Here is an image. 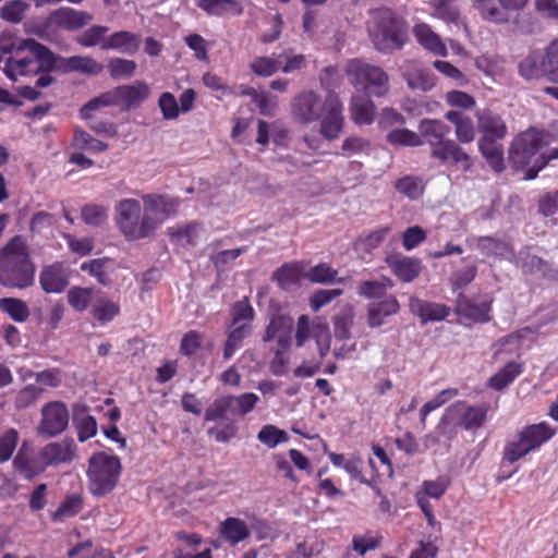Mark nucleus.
<instances>
[{
	"label": "nucleus",
	"instance_id": "obj_48",
	"mask_svg": "<svg viewBox=\"0 0 558 558\" xmlns=\"http://www.w3.org/2000/svg\"><path fill=\"white\" fill-rule=\"evenodd\" d=\"M0 311L8 314L14 322L24 323L29 317V308L27 304L16 298L0 299Z\"/></svg>",
	"mask_w": 558,
	"mask_h": 558
},
{
	"label": "nucleus",
	"instance_id": "obj_53",
	"mask_svg": "<svg viewBox=\"0 0 558 558\" xmlns=\"http://www.w3.org/2000/svg\"><path fill=\"white\" fill-rule=\"evenodd\" d=\"M281 60L272 53L270 57H256L250 63L251 71L260 77H269L280 69Z\"/></svg>",
	"mask_w": 558,
	"mask_h": 558
},
{
	"label": "nucleus",
	"instance_id": "obj_12",
	"mask_svg": "<svg viewBox=\"0 0 558 558\" xmlns=\"http://www.w3.org/2000/svg\"><path fill=\"white\" fill-rule=\"evenodd\" d=\"M12 466L26 481L35 480L47 470L41 448L36 450L28 440H24L20 446Z\"/></svg>",
	"mask_w": 558,
	"mask_h": 558
},
{
	"label": "nucleus",
	"instance_id": "obj_1",
	"mask_svg": "<svg viewBox=\"0 0 558 558\" xmlns=\"http://www.w3.org/2000/svg\"><path fill=\"white\" fill-rule=\"evenodd\" d=\"M144 208L134 198L121 199L116 206V225L128 241L155 235L162 222L178 210V201L167 195L146 194Z\"/></svg>",
	"mask_w": 558,
	"mask_h": 558
},
{
	"label": "nucleus",
	"instance_id": "obj_24",
	"mask_svg": "<svg viewBox=\"0 0 558 558\" xmlns=\"http://www.w3.org/2000/svg\"><path fill=\"white\" fill-rule=\"evenodd\" d=\"M39 283L46 293H61L69 284V277L61 263L44 267L39 275Z\"/></svg>",
	"mask_w": 558,
	"mask_h": 558
},
{
	"label": "nucleus",
	"instance_id": "obj_28",
	"mask_svg": "<svg viewBox=\"0 0 558 558\" xmlns=\"http://www.w3.org/2000/svg\"><path fill=\"white\" fill-rule=\"evenodd\" d=\"M445 119L453 124L457 143L470 144L475 140L476 129L471 117L459 110H449Z\"/></svg>",
	"mask_w": 558,
	"mask_h": 558
},
{
	"label": "nucleus",
	"instance_id": "obj_39",
	"mask_svg": "<svg viewBox=\"0 0 558 558\" xmlns=\"http://www.w3.org/2000/svg\"><path fill=\"white\" fill-rule=\"evenodd\" d=\"M228 332L227 340L223 344V359L230 360L234 353L242 348L244 339L251 332V325L241 324L239 326H232Z\"/></svg>",
	"mask_w": 558,
	"mask_h": 558
},
{
	"label": "nucleus",
	"instance_id": "obj_41",
	"mask_svg": "<svg viewBox=\"0 0 558 558\" xmlns=\"http://www.w3.org/2000/svg\"><path fill=\"white\" fill-rule=\"evenodd\" d=\"M198 225L189 222L182 226H173L167 229L170 241L181 246L196 245V231Z\"/></svg>",
	"mask_w": 558,
	"mask_h": 558
},
{
	"label": "nucleus",
	"instance_id": "obj_49",
	"mask_svg": "<svg viewBox=\"0 0 558 558\" xmlns=\"http://www.w3.org/2000/svg\"><path fill=\"white\" fill-rule=\"evenodd\" d=\"M229 412H235L233 410V396H223L215 399L205 410L204 420L206 422L226 420Z\"/></svg>",
	"mask_w": 558,
	"mask_h": 558
},
{
	"label": "nucleus",
	"instance_id": "obj_56",
	"mask_svg": "<svg viewBox=\"0 0 558 558\" xmlns=\"http://www.w3.org/2000/svg\"><path fill=\"white\" fill-rule=\"evenodd\" d=\"M24 47V39H20L14 34L2 33L0 35V64L5 65Z\"/></svg>",
	"mask_w": 558,
	"mask_h": 558
},
{
	"label": "nucleus",
	"instance_id": "obj_18",
	"mask_svg": "<svg viewBox=\"0 0 558 558\" xmlns=\"http://www.w3.org/2000/svg\"><path fill=\"white\" fill-rule=\"evenodd\" d=\"M104 66L92 57L73 56L64 58L56 53L54 72L68 74L81 72L87 75H98Z\"/></svg>",
	"mask_w": 558,
	"mask_h": 558
},
{
	"label": "nucleus",
	"instance_id": "obj_5",
	"mask_svg": "<svg viewBox=\"0 0 558 558\" xmlns=\"http://www.w3.org/2000/svg\"><path fill=\"white\" fill-rule=\"evenodd\" d=\"M56 53L34 38H25L24 47L2 70L8 78L16 81L19 76H40L54 72Z\"/></svg>",
	"mask_w": 558,
	"mask_h": 558
},
{
	"label": "nucleus",
	"instance_id": "obj_54",
	"mask_svg": "<svg viewBox=\"0 0 558 558\" xmlns=\"http://www.w3.org/2000/svg\"><path fill=\"white\" fill-rule=\"evenodd\" d=\"M473 7L485 21L497 24L508 22L507 15L495 4L494 0H473Z\"/></svg>",
	"mask_w": 558,
	"mask_h": 558
},
{
	"label": "nucleus",
	"instance_id": "obj_11",
	"mask_svg": "<svg viewBox=\"0 0 558 558\" xmlns=\"http://www.w3.org/2000/svg\"><path fill=\"white\" fill-rule=\"evenodd\" d=\"M311 338L315 339L318 354L322 359H324L330 350L331 342V335L328 325L322 322L311 323V319L307 315H301L296 323V330L294 336L295 345L301 348Z\"/></svg>",
	"mask_w": 558,
	"mask_h": 558
},
{
	"label": "nucleus",
	"instance_id": "obj_19",
	"mask_svg": "<svg viewBox=\"0 0 558 558\" xmlns=\"http://www.w3.org/2000/svg\"><path fill=\"white\" fill-rule=\"evenodd\" d=\"M477 128L482 133L478 141L499 142L505 138L508 129L502 118L490 110H483L476 113Z\"/></svg>",
	"mask_w": 558,
	"mask_h": 558
},
{
	"label": "nucleus",
	"instance_id": "obj_50",
	"mask_svg": "<svg viewBox=\"0 0 558 558\" xmlns=\"http://www.w3.org/2000/svg\"><path fill=\"white\" fill-rule=\"evenodd\" d=\"M395 189L408 198L415 201L424 193L423 180L416 175H404L395 183Z\"/></svg>",
	"mask_w": 558,
	"mask_h": 558
},
{
	"label": "nucleus",
	"instance_id": "obj_43",
	"mask_svg": "<svg viewBox=\"0 0 558 558\" xmlns=\"http://www.w3.org/2000/svg\"><path fill=\"white\" fill-rule=\"evenodd\" d=\"M429 8L433 9L432 15L446 23L458 24L460 21V10L454 4V0H430Z\"/></svg>",
	"mask_w": 558,
	"mask_h": 558
},
{
	"label": "nucleus",
	"instance_id": "obj_57",
	"mask_svg": "<svg viewBox=\"0 0 558 558\" xmlns=\"http://www.w3.org/2000/svg\"><path fill=\"white\" fill-rule=\"evenodd\" d=\"M338 271L327 263H319L312 267L305 275V278L314 283L343 282V279H336Z\"/></svg>",
	"mask_w": 558,
	"mask_h": 558
},
{
	"label": "nucleus",
	"instance_id": "obj_13",
	"mask_svg": "<svg viewBox=\"0 0 558 558\" xmlns=\"http://www.w3.org/2000/svg\"><path fill=\"white\" fill-rule=\"evenodd\" d=\"M41 418L37 433L44 437H56L62 434L69 425V409L62 401H50L40 410Z\"/></svg>",
	"mask_w": 558,
	"mask_h": 558
},
{
	"label": "nucleus",
	"instance_id": "obj_58",
	"mask_svg": "<svg viewBox=\"0 0 558 558\" xmlns=\"http://www.w3.org/2000/svg\"><path fill=\"white\" fill-rule=\"evenodd\" d=\"M371 142L362 136L351 135L343 140L341 155L350 158L355 155H369Z\"/></svg>",
	"mask_w": 558,
	"mask_h": 558
},
{
	"label": "nucleus",
	"instance_id": "obj_51",
	"mask_svg": "<svg viewBox=\"0 0 558 558\" xmlns=\"http://www.w3.org/2000/svg\"><path fill=\"white\" fill-rule=\"evenodd\" d=\"M107 69L110 77L117 81L132 77L136 72L137 64L134 60L116 57L108 60Z\"/></svg>",
	"mask_w": 558,
	"mask_h": 558
},
{
	"label": "nucleus",
	"instance_id": "obj_31",
	"mask_svg": "<svg viewBox=\"0 0 558 558\" xmlns=\"http://www.w3.org/2000/svg\"><path fill=\"white\" fill-rule=\"evenodd\" d=\"M477 248L487 257L514 260L513 246L504 240L494 236H480L476 242Z\"/></svg>",
	"mask_w": 558,
	"mask_h": 558
},
{
	"label": "nucleus",
	"instance_id": "obj_25",
	"mask_svg": "<svg viewBox=\"0 0 558 558\" xmlns=\"http://www.w3.org/2000/svg\"><path fill=\"white\" fill-rule=\"evenodd\" d=\"M50 20L52 24L60 28L76 31L87 25L92 20V15L85 11L62 7L51 13Z\"/></svg>",
	"mask_w": 558,
	"mask_h": 558
},
{
	"label": "nucleus",
	"instance_id": "obj_20",
	"mask_svg": "<svg viewBox=\"0 0 558 558\" xmlns=\"http://www.w3.org/2000/svg\"><path fill=\"white\" fill-rule=\"evenodd\" d=\"M294 320L290 315L278 314L270 318L264 335V341L276 340L278 347L289 350Z\"/></svg>",
	"mask_w": 558,
	"mask_h": 558
},
{
	"label": "nucleus",
	"instance_id": "obj_21",
	"mask_svg": "<svg viewBox=\"0 0 558 558\" xmlns=\"http://www.w3.org/2000/svg\"><path fill=\"white\" fill-rule=\"evenodd\" d=\"M399 311L400 303L393 294L373 301L367 306V325L371 328L380 327L385 324L386 318L398 314Z\"/></svg>",
	"mask_w": 558,
	"mask_h": 558
},
{
	"label": "nucleus",
	"instance_id": "obj_10",
	"mask_svg": "<svg viewBox=\"0 0 558 558\" xmlns=\"http://www.w3.org/2000/svg\"><path fill=\"white\" fill-rule=\"evenodd\" d=\"M488 411L489 405L486 403L470 405L465 401H457L446 409L438 430L445 434L446 425L449 423L465 430L481 428L487 421Z\"/></svg>",
	"mask_w": 558,
	"mask_h": 558
},
{
	"label": "nucleus",
	"instance_id": "obj_62",
	"mask_svg": "<svg viewBox=\"0 0 558 558\" xmlns=\"http://www.w3.org/2000/svg\"><path fill=\"white\" fill-rule=\"evenodd\" d=\"M73 145L76 148L92 153H101L108 149V144L93 137L89 133L82 130L74 132Z\"/></svg>",
	"mask_w": 558,
	"mask_h": 558
},
{
	"label": "nucleus",
	"instance_id": "obj_40",
	"mask_svg": "<svg viewBox=\"0 0 558 558\" xmlns=\"http://www.w3.org/2000/svg\"><path fill=\"white\" fill-rule=\"evenodd\" d=\"M302 270L301 264L296 262L286 263L272 272L271 279L277 282L280 289L287 290L300 280Z\"/></svg>",
	"mask_w": 558,
	"mask_h": 558
},
{
	"label": "nucleus",
	"instance_id": "obj_55",
	"mask_svg": "<svg viewBox=\"0 0 558 558\" xmlns=\"http://www.w3.org/2000/svg\"><path fill=\"white\" fill-rule=\"evenodd\" d=\"M387 142L395 146H409V147H417L422 146L421 136L418 133H415L409 129H393L391 130L387 136Z\"/></svg>",
	"mask_w": 558,
	"mask_h": 558
},
{
	"label": "nucleus",
	"instance_id": "obj_7",
	"mask_svg": "<svg viewBox=\"0 0 558 558\" xmlns=\"http://www.w3.org/2000/svg\"><path fill=\"white\" fill-rule=\"evenodd\" d=\"M122 463L119 457L106 451L94 452L88 459L86 471L88 492L94 497L111 494L119 484Z\"/></svg>",
	"mask_w": 558,
	"mask_h": 558
},
{
	"label": "nucleus",
	"instance_id": "obj_29",
	"mask_svg": "<svg viewBox=\"0 0 558 558\" xmlns=\"http://www.w3.org/2000/svg\"><path fill=\"white\" fill-rule=\"evenodd\" d=\"M493 299L485 300L481 303H475L471 299H464L458 302L457 312L460 316L477 324H485L490 322Z\"/></svg>",
	"mask_w": 558,
	"mask_h": 558
},
{
	"label": "nucleus",
	"instance_id": "obj_22",
	"mask_svg": "<svg viewBox=\"0 0 558 558\" xmlns=\"http://www.w3.org/2000/svg\"><path fill=\"white\" fill-rule=\"evenodd\" d=\"M41 451L47 468L71 463L76 458V446L73 440L49 442Z\"/></svg>",
	"mask_w": 558,
	"mask_h": 558
},
{
	"label": "nucleus",
	"instance_id": "obj_23",
	"mask_svg": "<svg viewBox=\"0 0 558 558\" xmlns=\"http://www.w3.org/2000/svg\"><path fill=\"white\" fill-rule=\"evenodd\" d=\"M412 34L420 46L435 56L446 57L448 50L440 36L427 23H416Z\"/></svg>",
	"mask_w": 558,
	"mask_h": 558
},
{
	"label": "nucleus",
	"instance_id": "obj_26",
	"mask_svg": "<svg viewBox=\"0 0 558 558\" xmlns=\"http://www.w3.org/2000/svg\"><path fill=\"white\" fill-rule=\"evenodd\" d=\"M410 311L417 315L422 323L440 322L450 314V308L445 304L430 303L423 301L417 296H411L409 300Z\"/></svg>",
	"mask_w": 558,
	"mask_h": 558
},
{
	"label": "nucleus",
	"instance_id": "obj_6",
	"mask_svg": "<svg viewBox=\"0 0 558 558\" xmlns=\"http://www.w3.org/2000/svg\"><path fill=\"white\" fill-rule=\"evenodd\" d=\"M372 43L379 52L401 49L408 41V23L390 8H379L373 13Z\"/></svg>",
	"mask_w": 558,
	"mask_h": 558
},
{
	"label": "nucleus",
	"instance_id": "obj_64",
	"mask_svg": "<svg viewBox=\"0 0 558 558\" xmlns=\"http://www.w3.org/2000/svg\"><path fill=\"white\" fill-rule=\"evenodd\" d=\"M232 326L248 324L254 319L255 312L247 296L235 302L231 307Z\"/></svg>",
	"mask_w": 558,
	"mask_h": 558
},
{
	"label": "nucleus",
	"instance_id": "obj_44",
	"mask_svg": "<svg viewBox=\"0 0 558 558\" xmlns=\"http://www.w3.org/2000/svg\"><path fill=\"white\" fill-rule=\"evenodd\" d=\"M522 373V365L517 362L507 363L488 380V386L495 390H502Z\"/></svg>",
	"mask_w": 558,
	"mask_h": 558
},
{
	"label": "nucleus",
	"instance_id": "obj_16",
	"mask_svg": "<svg viewBox=\"0 0 558 558\" xmlns=\"http://www.w3.org/2000/svg\"><path fill=\"white\" fill-rule=\"evenodd\" d=\"M111 92L113 106H119L123 110H131L141 106L150 94L149 86L144 81H136L134 84L120 85Z\"/></svg>",
	"mask_w": 558,
	"mask_h": 558
},
{
	"label": "nucleus",
	"instance_id": "obj_61",
	"mask_svg": "<svg viewBox=\"0 0 558 558\" xmlns=\"http://www.w3.org/2000/svg\"><path fill=\"white\" fill-rule=\"evenodd\" d=\"M278 59L281 60L279 71L289 74L295 71H300L306 65V58L302 53H294L293 49H286L278 54Z\"/></svg>",
	"mask_w": 558,
	"mask_h": 558
},
{
	"label": "nucleus",
	"instance_id": "obj_33",
	"mask_svg": "<svg viewBox=\"0 0 558 558\" xmlns=\"http://www.w3.org/2000/svg\"><path fill=\"white\" fill-rule=\"evenodd\" d=\"M220 536L230 545H236L251 535L247 524L240 518L228 517L219 526Z\"/></svg>",
	"mask_w": 558,
	"mask_h": 558
},
{
	"label": "nucleus",
	"instance_id": "obj_47",
	"mask_svg": "<svg viewBox=\"0 0 558 558\" xmlns=\"http://www.w3.org/2000/svg\"><path fill=\"white\" fill-rule=\"evenodd\" d=\"M74 426L77 432V439L81 442L88 440L97 434V422L93 415L85 413V408L82 413L74 412Z\"/></svg>",
	"mask_w": 558,
	"mask_h": 558
},
{
	"label": "nucleus",
	"instance_id": "obj_42",
	"mask_svg": "<svg viewBox=\"0 0 558 558\" xmlns=\"http://www.w3.org/2000/svg\"><path fill=\"white\" fill-rule=\"evenodd\" d=\"M383 535L378 531L367 530L363 534H355L352 537L351 548L360 556L380 547Z\"/></svg>",
	"mask_w": 558,
	"mask_h": 558
},
{
	"label": "nucleus",
	"instance_id": "obj_3",
	"mask_svg": "<svg viewBox=\"0 0 558 558\" xmlns=\"http://www.w3.org/2000/svg\"><path fill=\"white\" fill-rule=\"evenodd\" d=\"M36 266L27 240L14 235L0 248V286L23 290L34 284Z\"/></svg>",
	"mask_w": 558,
	"mask_h": 558
},
{
	"label": "nucleus",
	"instance_id": "obj_34",
	"mask_svg": "<svg viewBox=\"0 0 558 558\" xmlns=\"http://www.w3.org/2000/svg\"><path fill=\"white\" fill-rule=\"evenodd\" d=\"M178 541L185 542L187 548L178 547L173 551L174 558H213L211 550L206 548L201 553H194L196 547L202 543V537L197 533L187 534L183 531L175 534Z\"/></svg>",
	"mask_w": 558,
	"mask_h": 558
},
{
	"label": "nucleus",
	"instance_id": "obj_59",
	"mask_svg": "<svg viewBox=\"0 0 558 558\" xmlns=\"http://www.w3.org/2000/svg\"><path fill=\"white\" fill-rule=\"evenodd\" d=\"M56 77L51 74L44 73V75L38 76L34 86H21L16 88V93L20 97L27 99L29 101H35L41 98V92L39 88L48 87L56 83Z\"/></svg>",
	"mask_w": 558,
	"mask_h": 558
},
{
	"label": "nucleus",
	"instance_id": "obj_46",
	"mask_svg": "<svg viewBox=\"0 0 558 558\" xmlns=\"http://www.w3.org/2000/svg\"><path fill=\"white\" fill-rule=\"evenodd\" d=\"M120 314V305L106 298H99L92 308V315L99 325H106Z\"/></svg>",
	"mask_w": 558,
	"mask_h": 558
},
{
	"label": "nucleus",
	"instance_id": "obj_27",
	"mask_svg": "<svg viewBox=\"0 0 558 558\" xmlns=\"http://www.w3.org/2000/svg\"><path fill=\"white\" fill-rule=\"evenodd\" d=\"M141 47V36L129 31H119L108 35L102 50H117L126 54H135Z\"/></svg>",
	"mask_w": 558,
	"mask_h": 558
},
{
	"label": "nucleus",
	"instance_id": "obj_30",
	"mask_svg": "<svg viewBox=\"0 0 558 558\" xmlns=\"http://www.w3.org/2000/svg\"><path fill=\"white\" fill-rule=\"evenodd\" d=\"M349 111L356 125H369L376 116L375 104L365 95H353L350 99Z\"/></svg>",
	"mask_w": 558,
	"mask_h": 558
},
{
	"label": "nucleus",
	"instance_id": "obj_32",
	"mask_svg": "<svg viewBox=\"0 0 558 558\" xmlns=\"http://www.w3.org/2000/svg\"><path fill=\"white\" fill-rule=\"evenodd\" d=\"M196 5L208 15L213 16H240L244 8L238 0H196Z\"/></svg>",
	"mask_w": 558,
	"mask_h": 558
},
{
	"label": "nucleus",
	"instance_id": "obj_15",
	"mask_svg": "<svg viewBox=\"0 0 558 558\" xmlns=\"http://www.w3.org/2000/svg\"><path fill=\"white\" fill-rule=\"evenodd\" d=\"M343 105L337 93L327 94V107L320 120V134L324 138L332 141L342 132L344 118Z\"/></svg>",
	"mask_w": 558,
	"mask_h": 558
},
{
	"label": "nucleus",
	"instance_id": "obj_36",
	"mask_svg": "<svg viewBox=\"0 0 558 558\" xmlns=\"http://www.w3.org/2000/svg\"><path fill=\"white\" fill-rule=\"evenodd\" d=\"M403 80L407 82L411 90L428 92L436 85V76L430 70L415 68L411 71L402 73Z\"/></svg>",
	"mask_w": 558,
	"mask_h": 558
},
{
	"label": "nucleus",
	"instance_id": "obj_8",
	"mask_svg": "<svg viewBox=\"0 0 558 558\" xmlns=\"http://www.w3.org/2000/svg\"><path fill=\"white\" fill-rule=\"evenodd\" d=\"M344 72L350 84L367 97H385L389 92V76L378 65L352 59L347 63Z\"/></svg>",
	"mask_w": 558,
	"mask_h": 558
},
{
	"label": "nucleus",
	"instance_id": "obj_52",
	"mask_svg": "<svg viewBox=\"0 0 558 558\" xmlns=\"http://www.w3.org/2000/svg\"><path fill=\"white\" fill-rule=\"evenodd\" d=\"M543 65L545 66V77L549 82L558 84V38L551 40L545 48Z\"/></svg>",
	"mask_w": 558,
	"mask_h": 558
},
{
	"label": "nucleus",
	"instance_id": "obj_38",
	"mask_svg": "<svg viewBox=\"0 0 558 558\" xmlns=\"http://www.w3.org/2000/svg\"><path fill=\"white\" fill-rule=\"evenodd\" d=\"M84 508V499L81 494H70L65 496L64 500L52 512L51 520L62 521L66 518H73L78 514Z\"/></svg>",
	"mask_w": 558,
	"mask_h": 558
},
{
	"label": "nucleus",
	"instance_id": "obj_17",
	"mask_svg": "<svg viewBox=\"0 0 558 558\" xmlns=\"http://www.w3.org/2000/svg\"><path fill=\"white\" fill-rule=\"evenodd\" d=\"M385 263L401 282L410 283L420 277L423 264L420 258L410 257L400 253L389 254Z\"/></svg>",
	"mask_w": 558,
	"mask_h": 558
},
{
	"label": "nucleus",
	"instance_id": "obj_14",
	"mask_svg": "<svg viewBox=\"0 0 558 558\" xmlns=\"http://www.w3.org/2000/svg\"><path fill=\"white\" fill-rule=\"evenodd\" d=\"M327 107V97H322L313 92L306 90L296 95L291 104L293 118L302 124H310L318 121Z\"/></svg>",
	"mask_w": 558,
	"mask_h": 558
},
{
	"label": "nucleus",
	"instance_id": "obj_2",
	"mask_svg": "<svg viewBox=\"0 0 558 558\" xmlns=\"http://www.w3.org/2000/svg\"><path fill=\"white\" fill-rule=\"evenodd\" d=\"M422 145L428 144L430 157L463 172L473 168V158L456 141L449 138L450 126L439 119H423L418 123Z\"/></svg>",
	"mask_w": 558,
	"mask_h": 558
},
{
	"label": "nucleus",
	"instance_id": "obj_35",
	"mask_svg": "<svg viewBox=\"0 0 558 558\" xmlns=\"http://www.w3.org/2000/svg\"><path fill=\"white\" fill-rule=\"evenodd\" d=\"M512 263L520 267L526 275H532L535 272L546 274V271L549 269L548 262L542 257L531 254L530 246L522 247L519 251L518 256L514 255V260Z\"/></svg>",
	"mask_w": 558,
	"mask_h": 558
},
{
	"label": "nucleus",
	"instance_id": "obj_37",
	"mask_svg": "<svg viewBox=\"0 0 558 558\" xmlns=\"http://www.w3.org/2000/svg\"><path fill=\"white\" fill-rule=\"evenodd\" d=\"M478 149L495 172L505 170L504 147L499 142L478 141Z\"/></svg>",
	"mask_w": 558,
	"mask_h": 558
},
{
	"label": "nucleus",
	"instance_id": "obj_4",
	"mask_svg": "<svg viewBox=\"0 0 558 558\" xmlns=\"http://www.w3.org/2000/svg\"><path fill=\"white\" fill-rule=\"evenodd\" d=\"M544 143L543 133L531 129L518 135L509 149V162L515 170H524L525 180L536 179L551 160L558 159V147L549 153H541Z\"/></svg>",
	"mask_w": 558,
	"mask_h": 558
},
{
	"label": "nucleus",
	"instance_id": "obj_9",
	"mask_svg": "<svg viewBox=\"0 0 558 558\" xmlns=\"http://www.w3.org/2000/svg\"><path fill=\"white\" fill-rule=\"evenodd\" d=\"M555 433L556 429L546 422L526 425L513 440L506 442L501 462L510 464L518 462L530 452L541 448Z\"/></svg>",
	"mask_w": 558,
	"mask_h": 558
},
{
	"label": "nucleus",
	"instance_id": "obj_63",
	"mask_svg": "<svg viewBox=\"0 0 558 558\" xmlns=\"http://www.w3.org/2000/svg\"><path fill=\"white\" fill-rule=\"evenodd\" d=\"M28 8V3L23 0L8 1L0 10V17L9 23L17 24L22 22Z\"/></svg>",
	"mask_w": 558,
	"mask_h": 558
},
{
	"label": "nucleus",
	"instance_id": "obj_45",
	"mask_svg": "<svg viewBox=\"0 0 558 558\" xmlns=\"http://www.w3.org/2000/svg\"><path fill=\"white\" fill-rule=\"evenodd\" d=\"M519 74L525 80H536L545 77V66L543 65V57L537 52L529 53L519 62Z\"/></svg>",
	"mask_w": 558,
	"mask_h": 558
},
{
	"label": "nucleus",
	"instance_id": "obj_60",
	"mask_svg": "<svg viewBox=\"0 0 558 558\" xmlns=\"http://www.w3.org/2000/svg\"><path fill=\"white\" fill-rule=\"evenodd\" d=\"M257 439L268 448H275L279 444L288 441L289 436L286 430L268 424L260 428Z\"/></svg>",
	"mask_w": 558,
	"mask_h": 558
}]
</instances>
